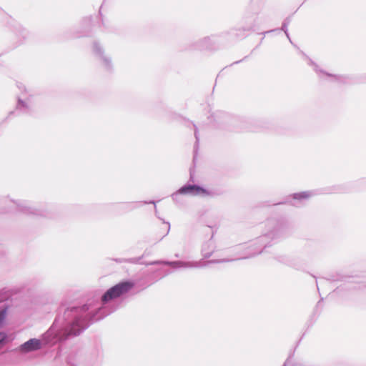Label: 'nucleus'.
Wrapping results in <instances>:
<instances>
[{
  "label": "nucleus",
  "mask_w": 366,
  "mask_h": 366,
  "mask_svg": "<svg viewBox=\"0 0 366 366\" xmlns=\"http://www.w3.org/2000/svg\"><path fill=\"white\" fill-rule=\"evenodd\" d=\"M6 335L3 332H0V343L2 342L5 338H6Z\"/></svg>",
  "instance_id": "nucleus-5"
},
{
  "label": "nucleus",
  "mask_w": 366,
  "mask_h": 366,
  "mask_svg": "<svg viewBox=\"0 0 366 366\" xmlns=\"http://www.w3.org/2000/svg\"><path fill=\"white\" fill-rule=\"evenodd\" d=\"M179 193L182 194H193V195H209V192L200 187L196 185H188L182 187L179 189Z\"/></svg>",
  "instance_id": "nucleus-2"
},
{
  "label": "nucleus",
  "mask_w": 366,
  "mask_h": 366,
  "mask_svg": "<svg viewBox=\"0 0 366 366\" xmlns=\"http://www.w3.org/2000/svg\"><path fill=\"white\" fill-rule=\"evenodd\" d=\"M41 347V342L39 340L31 339L21 345V350L24 352H31L36 350Z\"/></svg>",
  "instance_id": "nucleus-3"
},
{
  "label": "nucleus",
  "mask_w": 366,
  "mask_h": 366,
  "mask_svg": "<svg viewBox=\"0 0 366 366\" xmlns=\"http://www.w3.org/2000/svg\"><path fill=\"white\" fill-rule=\"evenodd\" d=\"M134 286V284L130 281L119 282L112 287L109 288L102 296V301L104 303L120 297L129 292Z\"/></svg>",
  "instance_id": "nucleus-1"
},
{
  "label": "nucleus",
  "mask_w": 366,
  "mask_h": 366,
  "mask_svg": "<svg viewBox=\"0 0 366 366\" xmlns=\"http://www.w3.org/2000/svg\"><path fill=\"white\" fill-rule=\"evenodd\" d=\"M6 312L5 311H1L0 312V326L2 325L3 321L5 318Z\"/></svg>",
  "instance_id": "nucleus-4"
}]
</instances>
